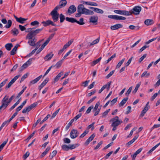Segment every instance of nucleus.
<instances>
[{
    "instance_id": "1",
    "label": "nucleus",
    "mask_w": 160,
    "mask_h": 160,
    "mask_svg": "<svg viewBox=\"0 0 160 160\" xmlns=\"http://www.w3.org/2000/svg\"><path fill=\"white\" fill-rule=\"evenodd\" d=\"M33 29V28H29L28 29V31H26V32H29L27 35L26 39H31V38H35L34 36L39 33L42 30L43 28L38 29L35 30H32Z\"/></svg>"
},
{
    "instance_id": "2",
    "label": "nucleus",
    "mask_w": 160,
    "mask_h": 160,
    "mask_svg": "<svg viewBox=\"0 0 160 160\" xmlns=\"http://www.w3.org/2000/svg\"><path fill=\"white\" fill-rule=\"evenodd\" d=\"M78 12L82 14L87 15H92L94 14L93 11L85 8L82 4H79L78 7Z\"/></svg>"
},
{
    "instance_id": "3",
    "label": "nucleus",
    "mask_w": 160,
    "mask_h": 160,
    "mask_svg": "<svg viewBox=\"0 0 160 160\" xmlns=\"http://www.w3.org/2000/svg\"><path fill=\"white\" fill-rule=\"evenodd\" d=\"M9 96L6 95L2 100V105L0 107L2 109H5L10 103L8 101Z\"/></svg>"
},
{
    "instance_id": "4",
    "label": "nucleus",
    "mask_w": 160,
    "mask_h": 160,
    "mask_svg": "<svg viewBox=\"0 0 160 160\" xmlns=\"http://www.w3.org/2000/svg\"><path fill=\"white\" fill-rule=\"evenodd\" d=\"M110 121L112 122L111 125L112 126H118L122 122L121 120H119V118L118 116H116L115 118H112Z\"/></svg>"
},
{
    "instance_id": "5",
    "label": "nucleus",
    "mask_w": 160,
    "mask_h": 160,
    "mask_svg": "<svg viewBox=\"0 0 160 160\" xmlns=\"http://www.w3.org/2000/svg\"><path fill=\"white\" fill-rule=\"evenodd\" d=\"M57 9L54 8L50 13L54 22H57L58 20L59 14L57 11Z\"/></svg>"
},
{
    "instance_id": "6",
    "label": "nucleus",
    "mask_w": 160,
    "mask_h": 160,
    "mask_svg": "<svg viewBox=\"0 0 160 160\" xmlns=\"http://www.w3.org/2000/svg\"><path fill=\"white\" fill-rule=\"evenodd\" d=\"M142 9L141 7L137 6L135 7L133 9L129 12H130V15L133 14L135 15H138Z\"/></svg>"
},
{
    "instance_id": "7",
    "label": "nucleus",
    "mask_w": 160,
    "mask_h": 160,
    "mask_svg": "<svg viewBox=\"0 0 160 160\" xmlns=\"http://www.w3.org/2000/svg\"><path fill=\"white\" fill-rule=\"evenodd\" d=\"M67 4L66 0H61L59 2V5L55 7V8L57 10L59 9L65 7Z\"/></svg>"
},
{
    "instance_id": "8",
    "label": "nucleus",
    "mask_w": 160,
    "mask_h": 160,
    "mask_svg": "<svg viewBox=\"0 0 160 160\" xmlns=\"http://www.w3.org/2000/svg\"><path fill=\"white\" fill-rule=\"evenodd\" d=\"M79 133V132L77 130L72 129L70 133V137L72 139L75 138L78 136Z\"/></svg>"
},
{
    "instance_id": "9",
    "label": "nucleus",
    "mask_w": 160,
    "mask_h": 160,
    "mask_svg": "<svg viewBox=\"0 0 160 160\" xmlns=\"http://www.w3.org/2000/svg\"><path fill=\"white\" fill-rule=\"evenodd\" d=\"M114 12L116 13L126 16L130 15L131 13L125 10H115Z\"/></svg>"
},
{
    "instance_id": "10",
    "label": "nucleus",
    "mask_w": 160,
    "mask_h": 160,
    "mask_svg": "<svg viewBox=\"0 0 160 160\" xmlns=\"http://www.w3.org/2000/svg\"><path fill=\"white\" fill-rule=\"evenodd\" d=\"M108 18H110L117 20H125L126 18L125 17L118 15H109Z\"/></svg>"
},
{
    "instance_id": "11",
    "label": "nucleus",
    "mask_w": 160,
    "mask_h": 160,
    "mask_svg": "<svg viewBox=\"0 0 160 160\" xmlns=\"http://www.w3.org/2000/svg\"><path fill=\"white\" fill-rule=\"evenodd\" d=\"M20 76V75H18L15 76L9 83L8 85L6 86V89L10 88L13 83Z\"/></svg>"
},
{
    "instance_id": "12",
    "label": "nucleus",
    "mask_w": 160,
    "mask_h": 160,
    "mask_svg": "<svg viewBox=\"0 0 160 160\" xmlns=\"http://www.w3.org/2000/svg\"><path fill=\"white\" fill-rule=\"evenodd\" d=\"M42 23L45 27L49 26L50 25H51L53 26H56V24H54L52 21L49 20H48L46 21H43L42 22Z\"/></svg>"
},
{
    "instance_id": "13",
    "label": "nucleus",
    "mask_w": 160,
    "mask_h": 160,
    "mask_svg": "<svg viewBox=\"0 0 160 160\" xmlns=\"http://www.w3.org/2000/svg\"><path fill=\"white\" fill-rule=\"evenodd\" d=\"M76 10V8L74 5L70 6L68 10V12L70 14L74 13Z\"/></svg>"
},
{
    "instance_id": "14",
    "label": "nucleus",
    "mask_w": 160,
    "mask_h": 160,
    "mask_svg": "<svg viewBox=\"0 0 160 160\" xmlns=\"http://www.w3.org/2000/svg\"><path fill=\"white\" fill-rule=\"evenodd\" d=\"M98 18L97 16H91L89 18L90 22H92L93 23H96V24L98 21Z\"/></svg>"
},
{
    "instance_id": "15",
    "label": "nucleus",
    "mask_w": 160,
    "mask_h": 160,
    "mask_svg": "<svg viewBox=\"0 0 160 160\" xmlns=\"http://www.w3.org/2000/svg\"><path fill=\"white\" fill-rule=\"evenodd\" d=\"M29 40L28 43L31 46H34L35 45V42H36L37 40L35 38H31V39H28Z\"/></svg>"
},
{
    "instance_id": "16",
    "label": "nucleus",
    "mask_w": 160,
    "mask_h": 160,
    "mask_svg": "<svg viewBox=\"0 0 160 160\" xmlns=\"http://www.w3.org/2000/svg\"><path fill=\"white\" fill-rule=\"evenodd\" d=\"M123 26L120 24H117L113 26H112L110 27V28L112 30H116L119 28H122Z\"/></svg>"
},
{
    "instance_id": "17",
    "label": "nucleus",
    "mask_w": 160,
    "mask_h": 160,
    "mask_svg": "<svg viewBox=\"0 0 160 160\" xmlns=\"http://www.w3.org/2000/svg\"><path fill=\"white\" fill-rule=\"evenodd\" d=\"M95 137V134L93 133L91 135L89 138L84 143V145L86 146H87L94 138Z\"/></svg>"
},
{
    "instance_id": "18",
    "label": "nucleus",
    "mask_w": 160,
    "mask_h": 160,
    "mask_svg": "<svg viewBox=\"0 0 160 160\" xmlns=\"http://www.w3.org/2000/svg\"><path fill=\"white\" fill-rule=\"evenodd\" d=\"M42 77V75H41L39 76V77H38L34 79L31 81H30V85L34 84L36 83Z\"/></svg>"
},
{
    "instance_id": "19",
    "label": "nucleus",
    "mask_w": 160,
    "mask_h": 160,
    "mask_svg": "<svg viewBox=\"0 0 160 160\" xmlns=\"http://www.w3.org/2000/svg\"><path fill=\"white\" fill-rule=\"evenodd\" d=\"M150 108V106H145L141 112L140 116H143Z\"/></svg>"
},
{
    "instance_id": "20",
    "label": "nucleus",
    "mask_w": 160,
    "mask_h": 160,
    "mask_svg": "<svg viewBox=\"0 0 160 160\" xmlns=\"http://www.w3.org/2000/svg\"><path fill=\"white\" fill-rule=\"evenodd\" d=\"M150 108V106H145L141 112L140 116H143Z\"/></svg>"
},
{
    "instance_id": "21",
    "label": "nucleus",
    "mask_w": 160,
    "mask_h": 160,
    "mask_svg": "<svg viewBox=\"0 0 160 160\" xmlns=\"http://www.w3.org/2000/svg\"><path fill=\"white\" fill-rule=\"evenodd\" d=\"M53 54L52 52H51L50 53L48 54L44 57V59L46 61L50 60L52 57L53 56Z\"/></svg>"
},
{
    "instance_id": "22",
    "label": "nucleus",
    "mask_w": 160,
    "mask_h": 160,
    "mask_svg": "<svg viewBox=\"0 0 160 160\" xmlns=\"http://www.w3.org/2000/svg\"><path fill=\"white\" fill-rule=\"evenodd\" d=\"M154 22L152 19H147L144 21V23L147 26H149L154 23Z\"/></svg>"
},
{
    "instance_id": "23",
    "label": "nucleus",
    "mask_w": 160,
    "mask_h": 160,
    "mask_svg": "<svg viewBox=\"0 0 160 160\" xmlns=\"http://www.w3.org/2000/svg\"><path fill=\"white\" fill-rule=\"evenodd\" d=\"M19 46V45L18 44L16 45L14 47V48L12 49V50L10 52L11 55H13L15 54L17 50V48Z\"/></svg>"
},
{
    "instance_id": "24",
    "label": "nucleus",
    "mask_w": 160,
    "mask_h": 160,
    "mask_svg": "<svg viewBox=\"0 0 160 160\" xmlns=\"http://www.w3.org/2000/svg\"><path fill=\"white\" fill-rule=\"evenodd\" d=\"M48 80L45 79L43 82L38 87V89L40 90L48 82Z\"/></svg>"
},
{
    "instance_id": "25",
    "label": "nucleus",
    "mask_w": 160,
    "mask_h": 160,
    "mask_svg": "<svg viewBox=\"0 0 160 160\" xmlns=\"http://www.w3.org/2000/svg\"><path fill=\"white\" fill-rule=\"evenodd\" d=\"M51 148L50 147H48L46 149L45 151H44L41 155L40 156V157L41 158H42L44 157L48 153V152L49 151L50 149Z\"/></svg>"
},
{
    "instance_id": "26",
    "label": "nucleus",
    "mask_w": 160,
    "mask_h": 160,
    "mask_svg": "<svg viewBox=\"0 0 160 160\" xmlns=\"http://www.w3.org/2000/svg\"><path fill=\"white\" fill-rule=\"evenodd\" d=\"M82 3L83 4H85L88 5H91L94 6H98V4L94 2L83 1Z\"/></svg>"
},
{
    "instance_id": "27",
    "label": "nucleus",
    "mask_w": 160,
    "mask_h": 160,
    "mask_svg": "<svg viewBox=\"0 0 160 160\" xmlns=\"http://www.w3.org/2000/svg\"><path fill=\"white\" fill-rule=\"evenodd\" d=\"M128 99V97L124 98L123 99L120 103L119 104V107L123 106L126 103Z\"/></svg>"
},
{
    "instance_id": "28",
    "label": "nucleus",
    "mask_w": 160,
    "mask_h": 160,
    "mask_svg": "<svg viewBox=\"0 0 160 160\" xmlns=\"http://www.w3.org/2000/svg\"><path fill=\"white\" fill-rule=\"evenodd\" d=\"M66 20L68 22L72 23L76 22V20L72 18H69L67 17L66 18Z\"/></svg>"
},
{
    "instance_id": "29",
    "label": "nucleus",
    "mask_w": 160,
    "mask_h": 160,
    "mask_svg": "<svg viewBox=\"0 0 160 160\" xmlns=\"http://www.w3.org/2000/svg\"><path fill=\"white\" fill-rule=\"evenodd\" d=\"M102 57H100L98 59L94 61H93L91 63V65L92 66H94L96 64L98 63V62H100V61L101 60Z\"/></svg>"
},
{
    "instance_id": "30",
    "label": "nucleus",
    "mask_w": 160,
    "mask_h": 160,
    "mask_svg": "<svg viewBox=\"0 0 160 160\" xmlns=\"http://www.w3.org/2000/svg\"><path fill=\"white\" fill-rule=\"evenodd\" d=\"M11 32L14 35L17 36L19 33L18 30L16 28H14L11 30Z\"/></svg>"
},
{
    "instance_id": "31",
    "label": "nucleus",
    "mask_w": 160,
    "mask_h": 160,
    "mask_svg": "<svg viewBox=\"0 0 160 160\" xmlns=\"http://www.w3.org/2000/svg\"><path fill=\"white\" fill-rule=\"evenodd\" d=\"M12 46L13 45L12 43H8L5 45V47L7 50L8 51H10Z\"/></svg>"
},
{
    "instance_id": "32",
    "label": "nucleus",
    "mask_w": 160,
    "mask_h": 160,
    "mask_svg": "<svg viewBox=\"0 0 160 160\" xmlns=\"http://www.w3.org/2000/svg\"><path fill=\"white\" fill-rule=\"evenodd\" d=\"M32 109L29 106L27 107H26L24 108L23 110L22 111V112L23 113H26L27 112H29L30 110H31Z\"/></svg>"
},
{
    "instance_id": "33",
    "label": "nucleus",
    "mask_w": 160,
    "mask_h": 160,
    "mask_svg": "<svg viewBox=\"0 0 160 160\" xmlns=\"http://www.w3.org/2000/svg\"><path fill=\"white\" fill-rule=\"evenodd\" d=\"M63 60L62 59V60L59 61L55 65V66H56L57 68H58L61 67L62 64V63Z\"/></svg>"
},
{
    "instance_id": "34",
    "label": "nucleus",
    "mask_w": 160,
    "mask_h": 160,
    "mask_svg": "<svg viewBox=\"0 0 160 160\" xmlns=\"http://www.w3.org/2000/svg\"><path fill=\"white\" fill-rule=\"evenodd\" d=\"M8 141V139L3 142L0 145V152L2 150L4 146L6 144Z\"/></svg>"
},
{
    "instance_id": "35",
    "label": "nucleus",
    "mask_w": 160,
    "mask_h": 160,
    "mask_svg": "<svg viewBox=\"0 0 160 160\" xmlns=\"http://www.w3.org/2000/svg\"><path fill=\"white\" fill-rule=\"evenodd\" d=\"M100 104V102H98L96 104L95 106L94 107H93V108L92 110V112H94L95 111H96L97 110H98V108L99 107V106Z\"/></svg>"
},
{
    "instance_id": "36",
    "label": "nucleus",
    "mask_w": 160,
    "mask_h": 160,
    "mask_svg": "<svg viewBox=\"0 0 160 160\" xmlns=\"http://www.w3.org/2000/svg\"><path fill=\"white\" fill-rule=\"evenodd\" d=\"M12 21L11 20H9L8 21V23L5 26V27L6 28H8L10 27L12 25Z\"/></svg>"
},
{
    "instance_id": "37",
    "label": "nucleus",
    "mask_w": 160,
    "mask_h": 160,
    "mask_svg": "<svg viewBox=\"0 0 160 160\" xmlns=\"http://www.w3.org/2000/svg\"><path fill=\"white\" fill-rule=\"evenodd\" d=\"M27 20V19H25L22 17H20L19 18V19L17 22L21 23H23L24 22Z\"/></svg>"
},
{
    "instance_id": "38",
    "label": "nucleus",
    "mask_w": 160,
    "mask_h": 160,
    "mask_svg": "<svg viewBox=\"0 0 160 160\" xmlns=\"http://www.w3.org/2000/svg\"><path fill=\"white\" fill-rule=\"evenodd\" d=\"M76 23L80 25H82L85 24V23L83 22V18H80L79 21L76 20Z\"/></svg>"
},
{
    "instance_id": "39",
    "label": "nucleus",
    "mask_w": 160,
    "mask_h": 160,
    "mask_svg": "<svg viewBox=\"0 0 160 160\" xmlns=\"http://www.w3.org/2000/svg\"><path fill=\"white\" fill-rule=\"evenodd\" d=\"M150 75V73H148L147 71H145L141 75V77L142 78L144 77H148Z\"/></svg>"
},
{
    "instance_id": "40",
    "label": "nucleus",
    "mask_w": 160,
    "mask_h": 160,
    "mask_svg": "<svg viewBox=\"0 0 160 160\" xmlns=\"http://www.w3.org/2000/svg\"><path fill=\"white\" fill-rule=\"evenodd\" d=\"M125 60V58H124L122 59L121 61H120L118 64L116 66V68H119L122 65V64L123 63V62Z\"/></svg>"
},
{
    "instance_id": "41",
    "label": "nucleus",
    "mask_w": 160,
    "mask_h": 160,
    "mask_svg": "<svg viewBox=\"0 0 160 160\" xmlns=\"http://www.w3.org/2000/svg\"><path fill=\"white\" fill-rule=\"evenodd\" d=\"M62 149L66 151H68L69 150V146H68L66 145H63L62 146Z\"/></svg>"
},
{
    "instance_id": "42",
    "label": "nucleus",
    "mask_w": 160,
    "mask_h": 160,
    "mask_svg": "<svg viewBox=\"0 0 160 160\" xmlns=\"http://www.w3.org/2000/svg\"><path fill=\"white\" fill-rule=\"evenodd\" d=\"M94 11L97 13L102 14L103 13V11L100 9L96 8L94 10Z\"/></svg>"
},
{
    "instance_id": "43",
    "label": "nucleus",
    "mask_w": 160,
    "mask_h": 160,
    "mask_svg": "<svg viewBox=\"0 0 160 160\" xmlns=\"http://www.w3.org/2000/svg\"><path fill=\"white\" fill-rule=\"evenodd\" d=\"M73 40L72 41L71 40V41H69L64 46V49H66L68 47H69L72 42Z\"/></svg>"
},
{
    "instance_id": "44",
    "label": "nucleus",
    "mask_w": 160,
    "mask_h": 160,
    "mask_svg": "<svg viewBox=\"0 0 160 160\" xmlns=\"http://www.w3.org/2000/svg\"><path fill=\"white\" fill-rule=\"evenodd\" d=\"M130 29L132 30H137L139 29V27H135L133 25H131L129 26Z\"/></svg>"
},
{
    "instance_id": "45",
    "label": "nucleus",
    "mask_w": 160,
    "mask_h": 160,
    "mask_svg": "<svg viewBox=\"0 0 160 160\" xmlns=\"http://www.w3.org/2000/svg\"><path fill=\"white\" fill-rule=\"evenodd\" d=\"M99 38H98L94 40L92 42L90 43V46H91L97 43L99 41Z\"/></svg>"
},
{
    "instance_id": "46",
    "label": "nucleus",
    "mask_w": 160,
    "mask_h": 160,
    "mask_svg": "<svg viewBox=\"0 0 160 160\" xmlns=\"http://www.w3.org/2000/svg\"><path fill=\"white\" fill-rule=\"evenodd\" d=\"M60 22H62L65 19V17L62 14H61L60 15Z\"/></svg>"
},
{
    "instance_id": "47",
    "label": "nucleus",
    "mask_w": 160,
    "mask_h": 160,
    "mask_svg": "<svg viewBox=\"0 0 160 160\" xmlns=\"http://www.w3.org/2000/svg\"><path fill=\"white\" fill-rule=\"evenodd\" d=\"M93 108V105H92L90 107H89V108H88V109L87 110L85 114H88L90 112L91 110Z\"/></svg>"
},
{
    "instance_id": "48",
    "label": "nucleus",
    "mask_w": 160,
    "mask_h": 160,
    "mask_svg": "<svg viewBox=\"0 0 160 160\" xmlns=\"http://www.w3.org/2000/svg\"><path fill=\"white\" fill-rule=\"evenodd\" d=\"M112 83L111 81L109 82H108L107 84L105 85H104L105 88H106L108 90L109 89L110 85Z\"/></svg>"
},
{
    "instance_id": "49",
    "label": "nucleus",
    "mask_w": 160,
    "mask_h": 160,
    "mask_svg": "<svg viewBox=\"0 0 160 160\" xmlns=\"http://www.w3.org/2000/svg\"><path fill=\"white\" fill-rule=\"evenodd\" d=\"M95 122H93L91 124L89 125L87 127V130H88L89 129L91 128H92L91 130H93L94 128V125L95 124Z\"/></svg>"
},
{
    "instance_id": "50",
    "label": "nucleus",
    "mask_w": 160,
    "mask_h": 160,
    "mask_svg": "<svg viewBox=\"0 0 160 160\" xmlns=\"http://www.w3.org/2000/svg\"><path fill=\"white\" fill-rule=\"evenodd\" d=\"M39 23V22H38V21H35L33 22H32L30 24L32 26H35L36 25H37L38 26Z\"/></svg>"
},
{
    "instance_id": "51",
    "label": "nucleus",
    "mask_w": 160,
    "mask_h": 160,
    "mask_svg": "<svg viewBox=\"0 0 160 160\" xmlns=\"http://www.w3.org/2000/svg\"><path fill=\"white\" fill-rule=\"evenodd\" d=\"M89 130H86L80 136V138H83L88 133Z\"/></svg>"
},
{
    "instance_id": "52",
    "label": "nucleus",
    "mask_w": 160,
    "mask_h": 160,
    "mask_svg": "<svg viewBox=\"0 0 160 160\" xmlns=\"http://www.w3.org/2000/svg\"><path fill=\"white\" fill-rule=\"evenodd\" d=\"M132 86H131L129 88L128 90L127 91V92L125 93V95H126V96H128V95L130 93V92L132 90Z\"/></svg>"
},
{
    "instance_id": "53",
    "label": "nucleus",
    "mask_w": 160,
    "mask_h": 160,
    "mask_svg": "<svg viewBox=\"0 0 160 160\" xmlns=\"http://www.w3.org/2000/svg\"><path fill=\"white\" fill-rule=\"evenodd\" d=\"M141 82H139L137 85L135 87V88L134 90L133 91V92H134V93H135L138 90L139 87H140V86L141 85Z\"/></svg>"
},
{
    "instance_id": "54",
    "label": "nucleus",
    "mask_w": 160,
    "mask_h": 160,
    "mask_svg": "<svg viewBox=\"0 0 160 160\" xmlns=\"http://www.w3.org/2000/svg\"><path fill=\"white\" fill-rule=\"evenodd\" d=\"M10 122V120H8L7 121H6L2 123L1 126H2V127H3L5 125H7L9 124Z\"/></svg>"
},
{
    "instance_id": "55",
    "label": "nucleus",
    "mask_w": 160,
    "mask_h": 160,
    "mask_svg": "<svg viewBox=\"0 0 160 160\" xmlns=\"http://www.w3.org/2000/svg\"><path fill=\"white\" fill-rule=\"evenodd\" d=\"M115 72V70H113L111 72L107 75L106 77L107 78H109L112 74L114 73Z\"/></svg>"
},
{
    "instance_id": "56",
    "label": "nucleus",
    "mask_w": 160,
    "mask_h": 160,
    "mask_svg": "<svg viewBox=\"0 0 160 160\" xmlns=\"http://www.w3.org/2000/svg\"><path fill=\"white\" fill-rule=\"evenodd\" d=\"M60 110V109L59 108L57 110H56L55 112H54L52 115V116L51 117V118H54L57 115V114L58 113L59 110Z\"/></svg>"
},
{
    "instance_id": "57",
    "label": "nucleus",
    "mask_w": 160,
    "mask_h": 160,
    "mask_svg": "<svg viewBox=\"0 0 160 160\" xmlns=\"http://www.w3.org/2000/svg\"><path fill=\"white\" fill-rule=\"evenodd\" d=\"M110 109H109L107 110H106L102 114V117H103L107 115L108 113L110 111Z\"/></svg>"
},
{
    "instance_id": "58",
    "label": "nucleus",
    "mask_w": 160,
    "mask_h": 160,
    "mask_svg": "<svg viewBox=\"0 0 160 160\" xmlns=\"http://www.w3.org/2000/svg\"><path fill=\"white\" fill-rule=\"evenodd\" d=\"M63 141L65 143H70L71 141L68 138H64Z\"/></svg>"
},
{
    "instance_id": "59",
    "label": "nucleus",
    "mask_w": 160,
    "mask_h": 160,
    "mask_svg": "<svg viewBox=\"0 0 160 160\" xmlns=\"http://www.w3.org/2000/svg\"><path fill=\"white\" fill-rule=\"evenodd\" d=\"M32 58L29 59L26 63V64L28 66L30 65L31 63L32 60Z\"/></svg>"
},
{
    "instance_id": "60",
    "label": "nucleus",
    "mask_w": 160,
    "mask_h": 160,
    "mask_svg": "<svg viewBox=\"0 0 160 160\" xmlns=\"http://www.w3.org/2000/svg\"><path fill=\"white\" fill-rule=\"evenodd\" d=\"M49 42V40L47 39L45 42L41 46L42 48H44L48 44Z\"/></svg>"
},
{
    "instance_id": "61",
    "label": "nucleus",
    "mask_w": 160,
    "mask_h": 160,
    "mask_svg": "<svg viewBox=\"0 0 160 160\" xmlns=\"http://www.w3.org/2000/svg\"><path fill=\"white\" fill-rule=\"evenodd\" d=\"M149 47L148 46L144 45L143 47H142L140 50H139V52H141L143 51L144 50H145L146 48H148Z\"/></svg>"
},
{
    "instance_id": "62",
    "label": "nucleus",
    "mask_w": 160,
    "mask_h": 160,
    "mask_svg": "<svg viewBox=\"0 0 160 160\" xmlns=\"http://www.w3.org/2000/svg\"><path fill=\"white\" fill-rule=\"evenodd\" d=\"M28 67V66L27 65H26L25 63L21 67V68H20L21 69H20V71H22L25 68H27Z\"/></svg>"
},
{
    "instance_id": "63",
    "label": "nucleus",
    "mask_w": 160,
    "mask_h": 160,
    "mask_svg": "<svg viewBox=\"0 0 160 160\" xmlns=\"http://www.w3.org/2000/svg\"><path fill=\"white\" fill-rule=\"evenodd\" d=\"M37 105L38 103L37 102H35L31 104L29 106L31 108V109H32L35 108Z\"/></svg>"
},
{
    "instance_id": "64",
    "label": "nucleus",
    "mask_w": 160,
    "mask_h": 160,
    "mask_svg": "<svg viewBox=\"0 0 160 160\" xmlns=\"http://www.w3.org/2000/svg\"><path fill=\"white\" fill-rule=\"evenodd\" d=\"M82 115V114L81 113H79L74 118V119L76 121L77 119H78L79 118H80Z\"/></svg>"
}]
</instances>
